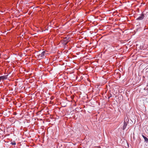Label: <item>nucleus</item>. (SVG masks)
<instances>
[{"mask_svg":"<svg viewBox=\"0 0 148 148\" xmlns=\"http://www.w3.org/2000/svg\"><path fill=\"white\" fill-rule=\"evenodd\" d=\"M47 54L46 53V51H42L41 53H40L38 54L37 56H38V58L40 59H42L43 58H45Z\"/></svg>","mask_w":148,"mask_h":148,"instance_id":"nucleus-1","label":"nucleus"},{"mask_svg":"<svg viewBox=\"0 0 148 148\" xmlns=\"http://www.w3.org/2000/svg\"><path fill=\"white\" fill-rule=\"evenodd\" d=\"M129 121V119L128 118H125L123 127V130H124L126 128L127 124L128 123Z\"/></svg>","mask_w":148,"mask_h":148,"instance_id":"nucleus-2","label":"nucleus"},{"mask_svg":"<svg viewBox=\"0 0 148 148\" xmlns=\"http://www.w3.org/2000/svg\"><path fill=\"white\" fill-rule=\"evenodd\" d=\"M145 17V14L142 13L140 14V16L136 18V20H141L143 19Z\"/></svg>","mask_w":148,"mask_h":148,"instance_id":"nucleus-3","label":"nucleus"},{"mask_svg":"<svg viewBox=\"0 0 148 148\" xmlns=\"http://www.w3.org/2000/svg\"><path fill=\"white\" fill-rule=\"evenodd\" d=\"M8 75L0 76V82H1V80H3L6 79L8 78Z\"/></svg>","mask_w":148,"mask_h":148,"instance_id":"nucleus-4","label":"nucleus"},{"mask_svg":"<svg viewBox=\"0 0 148 148\" xmlns=\"http://www.w3.org/2000/svg\"><path fill=\"white\" fill-rule=\"evenodd\" d=\"M142 136L143 137V138H144L145 141L146 143H148V139L143 134L142 135Z\"/></svg>","mask_w":148,"mask_h":148,"instance_id":"nucleus-5","label":"nucleus"},{"mask_svg":"<svg viewBox=\"0 0 148 148\" xmlns=\"http://www.w3.org/2000/svg\"><path fill=\"white\" fill-rule=\"evenodd\" d=\"M10 144L12 145H15L16 144V143L14 141L11 142Z\"/></svg>","mask_w":148,"mask_h":148,"instance_id":"nucleus-6","label":"nucleus"},{"mask_svg":"<svg viewBox=\"0 0 148 148\" xmlns=\"http://www.w3.org/2000/svg\"><path fill=\"white\" fill-rule=\"evenodd\" d=\"M38 67H40V68H41L42 67H43V65H38Z\"/></svg>","mask_w":148,"mask_h":148,"instance_id":"nucleus-7","label":"nucleus"},{"mask_svg":"<svg viewBox=\"0 0 148 148\" xmlns=\"http://www.w3.org/2000/svg\"><path fill=\"white\" fill-rule=\"evenodd\" d=\"M146 26H145V28H144V30H145V29H146Z\"/></svg>","mask_w":148,"mask_h":148,"instance_id":"nucleus-8","label":"nucleus"},{"mask_svg":"<svg viewBox=\"0 0 148 148\" xmlns=\"http://www.w3.org/2000/svg\"><path fill=\"white\" fill-rule=\"evenodd\" d=\"M71 69V68H70V67L69 68H67V69Z\"/></svg>","mask_w":148,"mask_h":148,"instance_id":"nucleus-9","label":"nucleus"},{"mask_svg":"<svg viewBox=\"0 0 148 148\" xmlns=\"http://www.w3.org/2000/svg\"><path fill=\"white\" fill-rule=\"evenodd\" d=\"M93 67H92V68H93Z\"/></svg>","mask_w":148,"mask_h":148,"instance_id":"nucleus-10","label":"nucleus"}]
</instances>
